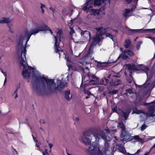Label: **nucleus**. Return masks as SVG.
Returning a JSON list of instances; mask_svg holds the SVG:
<instances>
[{
	"label": "nucleus",
	"mask_w": 155,
	"mask_h": 155,
	"mask_svg": "<svg viewBox=\"0 0 155 155\" xmlns=\"http://www.w3.org/2000/svg\"><path fill=\"white\" fill-rule=\"evenodd\" d=\"M74 120L76 121H78L79 120V119L77 117L74 119Z\"/></svg>",
	"instance_id": "obj_47"
},
{
	"label": "nucleus",
	"mask_w": 155,
	"mask_h": 155,
	"mask_svg": "<svg viewBox=\"0 0 155 155\" xmlns=\"http://www.w3.org/2000/svg\"><path fill=\"white\" fill-rule=\"evenodd\" d=\"M81 35L82 37L85 40H90L91 39L90 34L88 31H82Z\"/></svg>",
	"instance_id": "obj_12"
},
{
	"label": "nucleus",
	"mask_w": 155,
	"mask_h": 155,
	"mask_svg": "<svg viewBox=\"0 0 155 155\" xmlns=\"http://www.w3.org/2000/svg\"><path fill=\"white\" fill-rule=\"evenodd\" d=\"M143 70L146 74L147 77L149 78V79L152 78L154 73L153 70L152 69L150 71L149 68L147 67L145 68Z\"/></svg>",
	"instance_id": "obj_13"
},
{
	"label": "nucleus",
	"mask_w": 155,
	"mask_h": 155,
	"mask_svg": "<svg viewBox=\"0 0 155 155\" xmlns=\"http://www.w3.org/2000/svg\"><path fill=\"white\" fill-rule=\"evenodd\" d=\"M120 137L121 138H123L121 140L122 141H128L130 137V135L128 132L125 130V129L122 130Z\"/></svg>",
	"instance_id": "obj_8"
},
{
	"label": "nucleus",
	"mask_w": 155,
	"mask_h": 155,
	"mask_svg": "<svg viewBox=\"0 0 155 155\" xmlns=\"http://www.w3.org/2000/svg\"><path fill=\"white\" fill-rule=\"evenodd\" d=\"M134 55L133 52L129 50H127L124 52L123 57L124 59H126L128 58L127 55L132 56Z\"/></svg>",
	"instance_id": "obj_14"
},
{
	"label": "nucleus",
	"mask_w": 155,
	"mask_h": 155,
	"mask_svg": "<svg viewBox=\"0 0 155 155\" xmlns=\"http://www.w3.org/2000/svg\"><path fill=\"white\" fill-rule=\"evenodd\" d=\"M155 147V144L151 147V150Z\"/></svg>",
	"instance_id": "obj_50"
},
{
	"label": "nucleus",
	"mask_w": 155,
	"mask_h": 155,
	"mask_svg": "<svg viewBox=\"0 0 155 155\" xmlns=\"http://www.w3.org/2000/svg\"><path fill=\"white\" fill-rule=\"evenodd\" d=\"M149 152H147L144 155H149Z\"/></svg>",
	"instance_id": "obj_53"
},
{
	"label": "nucleus",
	"mask_w": 155,
	"mask_h": 155,
	"mask_svg": "<svg viewBox=\"0 0 155 155\" xmlns=\"http://www.w3.org/2000/svg\"><path fill=\"white\" fill-rule=\"evenodd\" d=\"M131 43V42L130 39L128 38L126 39L124 45V47L126 48H128Z\"/></svg>",
	"instance_id": "obj_18"
},
{
	"label": "nucleus",
	"mask_w": 155,
	"mask_h": 155,
	"mask_svg": "<svg viewBox=\"0 0 155 155\" xmlns=\"http://www.w3.org/2000/svg\"><path fill=\"white\" fill-rule=\"evenodd\" d=\"M83 135L81 140L85 145L91 144L92 139L91 137V135H93L95 137L97 140L102 139L105 141L104 147L102 149L103 153H102L100 151L99 146L97 145L95 146L91 145L89 148V153L91 155H110L111 153L109 143L110 140L107 137L104 132L100 131L96 133L94 130L90 129L84 132Z\"/></svg>",
	"instance_id": "obj_2"
},
{
	"label": "nucleus",
	"mask_w": 155,
	"mask_h": 155,
	"mask_svg": "<svg viewBox=\"0 0 155 155\" xmlns=\"http://www.w3.org/2000/svg\"><path fill=\"white\" fill-rule=\"evenodd\" d=\"M90 61H87V62H85V64H89L90 63Z\"/></svg>",
	"instance_id": "obj_55"
},
{
	"label": "nucleus",
	"mask_w": 155,
	"mask_h": 155,
	"mask_svg": "<svg viewBox=\"0 0 155 155\" xmlns=\"http://www.w3.org/2000/svg\"><path fill=\"white\" fill-rule=\"evenodd\" d=\"M12 147L13 149V152L14 153H15L17 154H18V153L17 151L14 148H13L12 146Z\"/></svg>",
	"instance_id": "obj_43"
},
{
	"label": "nucleus",
	"mask_w": 155,
	"mask_h": 155,
	"mask_svg": "<svg viewBox=\"0 0 155 155\" xmlns=\"http://www.w3.org/2000/svg\"><path fill=\"white\" fill-rule=\"evenodd\" d=\"M49 31L51 34L53 32L47 25H43L36 27L30 31L26 29L19 33L16 35V51L18 60L21 65L23 67L22 75L25 78H29L31 73L34 81L38 82L39 85L35 86L32 82L34 92H56L61 91L67 86L66 82L58 81L56 86L54 80L48 79L43 77L36 69L29 66L26 61V47L31 36L38 33L40 31Z\"/></svg>",
	"instance_id": "obj_1"
},
{
	"label": "nucleus",
	"mask_w": 155,
	"mask_h": 155,
	"mask_svg": "<svg viewBox=\"0 0 155 155\" xmlns=\"http://www.w3.org/2000/svg\"><path fill=\"white\" fill-rule=\"evenodd\" d=\"M151 32L153 33H155V28L151 29H143V33Z\"/></svg>",
	"instance_id": "obj_23"
},
{
	"label": "nucleus",
	"mask_w": 155,
	"mask_h": 155,
	"mask_svg": "<svg viewBox=\"0 0 155 155\" xmlns=\"http://www.w3.org/2000/svg\"><path fill=\"white\" fill-rule=\"evenodd\" d=\"M34 140L35 141V142H36V141L37 142V140L36 139V138L34 136L32 135Z\"/></svg>",
	"instance_id": "obj_46"
},
{
	"label": "nucleus",
	"mask_w": 155,
	"mask_h": 155,
	"mask_svg": "<svg viewBox=\"0 0 155 155\" xmlns=\"http://www.w3.org/2000/svg\"><path fill=\"white\" fill-rule=\"evenodd\" d=\"M71 30L70 31V34L71 35V38H73V34L74 33V30L71 27H70Z\"/></svg>",
	"instance_id": "obj_32"
},
{
	"label": "nucleus",
	"mask_w": 155,
	"mask_h": 155,
	"mask_svg": "<svg viewBox=\"0 0 155 155\" xmlns=\"http://www.w3.org/2000/svg\"><path fill=\"white\" fill-rule=\"evenodd\" d=\"M67 64L68 68V69L70 70H74V71H83L84 69L82 68L81 67L79 66L78 68H76V65L73 66L74 64H73L71 61H70L68 59L67 60Z\"/></svg>",
	"instance_id": "obj_6"
},
{
	"label": "nucleus",
	"mask_w": 155,
	"mask_h": 155,
	"mask_svg": "<svg viewBox=\"0 0 155 155\" xmlns=\"http://www.w3.org/2000/svg\"><path fill=\"white\" fill-rule=\"evenodd\" d=\"M6 78H5V79L4 82V84L6 82Z\"/></svg>",
	"instance_id": "obj_57"
},
{
	"label": "nucleus",
	"mask_w": 155,
	"mask_h": 155,
	"mask_svg": "<svg viewBox=\"0 0 155 155\" xmlns=\"http://www.w3.org/2000/svg\"><path fill=\"white\" fill-rule=\"evenodd\" d=\"M118 124L117 125V127L120 128L122 130V129H125V127L124 124H123L122 120L118 122Z\"/></svg>",
	"instance_id": "obj_21"
},
{
	"label": "nucleus",
	"mask_w": 155,
	"mask_h": 155,
	"mask_svg": "<svg viewBox=\"0 0 155 155\" xmlns=\"http://www.w3.org/2000/svg\"><path fill=\"white\" fill-rule=\"evenodd\" d=\"M45 7V6L44 5H43V4H41V9H42L43 8H44Z\"/></svg>",
	"instance_id": "obj_45"
},
{
	"label": "nucleus",
	"mask_w": 155,
	"mask_h": 155,
	"mask_svg": "<svg viewBox=\"0 0 155 155\" xmlns=\"http://www.w3.org/2000/svg\"><path fill=\"white\" fill-rule=\"evenodd\" d=\"M8 26L9 29V31L12 33L14 31L13 29V24L11 23H9L8 24Z\"/></svg>",
	"instance_id": "obj_24"
},
{
	"label": "nucleus",
	"mask_w": 155,
	"mask_h": 155,
	"mask_svg": "<svg viewBox=\"0 0 155 155\" xmlns=\"http://www.w3.org/2000/svg\"><path fill=\"white\" fill-rule=\"evenodd\" d=\"M114 31L115 32L117 33L118 32V31L117 30H114Z\"/></svg>",
	"instance_id": "obj_59"
},
{
	"label": "nucleus",
	"mask_w": 155,
	"mask_h": 155,
	"mask_svg": "<svg viewBox=\"0 0 155 155\" xmlns=\"http://www.w3.org/2000/svg\"><path fill=\"white\" fill-rule=\"evenodd\" d=\"M109 82V80L106 78H102L100 81V84L107 85Z\"/></svg>",
	"instance_id": "obj_17"
},
{
	"label": "nucleus",
	"mask_w": 155,
	"mask_h": 155,
	"mask_svg": "<svg viewBox=\"0 0 155 155\" xmlns=\"http://www.w3.org/2000/svg\"><path fill=\"white\" fill-rule=\"evenodd\" d=\"M82 64H84L83 66H82L81 68H83L84 69V70L82 71H78L79 72H84L85 73L86 72L87 73L89 71V68L87 67H84V62Z\"/></svg>",
	"instance_id": "obj_22"
},
{
	"label": "nucleus",
	"mask_w": 155,
	"mask_h": 155,
	"mask_svg": "<svg viewBox=\"0 0 155 155\" xmlns=\"http://www.w3.org/2000/svg\"><path fill=\"white\" fill-rule=\"evenodd\" d=\"M136 8V6H133L130 9H132V11Z\"/></svg>",
	"instance_id": "obj_49"
},
{
	"label": "nucleus",
	"mask_w": 155,
	"mask_h": 155,
	"mask_svg": "<svg viewBox=\"0 0 155 155\" xmlns=\"http://www.w3.org/2000/svg\"><path fill=\"white\" fill-rule=\"evenodd\" d=\"M115 130H116L115 129H114L113 130H110L108 129H106L104 130V131L106 133L108 134V133H110V131H115Z\"/></svg>",
	"instance_id": "obj_34"
},
{
	"label": "nucleus",
	"mask_w": 155,
	"mask_h": 155,
	"mask_svg": "<svg viewBox=\"0 0 155 155\" xmlns=\"http://www.w3.org/2000/svg\"><path fill=\"white\" fill-rule=\"evenodd\" d=\"M114 78H117V77L116 76H113Z\"/></svg>",
	"instance_id": "obj_62"
},
{
	"label": "nucleus",
	"mask_w": 155,
	"mask_h": 155,
	"mask_svg": "<svg viewBox=\"0 0 155 155\" xmlns=\"http://www.w3.org/2000/svg\"><path fill=\"white\" fill-rule=\"evenodd\" d=\"M95 29L97 31V33L95 35V36H94L93 38V42L89 49V52L88 53L87 57H85L84 58H86L88 60H92L93 58H91L89 57V56L91 54V51L92 49L93 48L94 46L97 43L100 42L101 40V38L103 34L101 33H100V34L98 33L102 30V27H99L98 28H96Z\"/></svg>",
	"instance_id": "obj_3"
},
{
	"label": "nucleus",
	"mask_w": 155,
	"mask_h": 155,
	"mask_svg": "<svg viewBox=\"0 0 155 155\" xmlns=\"http://www.w3.org/2000/svg\"><path fill=\"white\" fill-rule=\"evenodd\" d=\"M126 28L128 29V33L129 35H132L136 33H143V29H133L129 28L127 27L126 26Z\"/></svg>",
	"instance_id": "obj_11"
},
{
	"label": "nucleus",
	"mask_w": 155,
	"mask_h": 155,
	"mask_svg": "<svg viewBox=\"0 0 155 155\" xmlns=\"http://www.w3.org/2000/svg\"><path fill=\"white\" fill-rule=\"evenodd\" d=\"M110 75H109V76L107 77V78H110Z\"/></svg>",
	"instance_id": "obj_63"
},
{
	"label": "nucleus",
	"mask_w": 155,
	"mask_h": 155,
	"mask_svg": "<svg viewBox=\"0 0 155 155\" xmlns=\"http://www.w3.org/2000/svg\"><path fill=\"white\" fill-rule=\"evenodd\" d=\"M131 11H132V9H126L125 12L123 14V15L125 18L130 16L131 15L130 12Z\"/></svg>",
	"instance_id": "obj_16"
},
{
	"label": "nucleus",
	"mask_w": 155,
	"mask_h": 155,
	"mask_svg": "<svg viewBox=\"0 0 155 155\" xmlns=\"http://www.w3.org/2000/svg\"><path fill=\"white\" fill-rule=\"evenodd\" d=\"M141 113L142 111L140 110H139L137 109H135L133 110L132 114L135 113L137 114H139Z\"/></svg>",
	"instance_id": "obj_25"
},
{
	"label": "nucleus",
	"mask_w": 155,
	"mask_h": 155,
	"mask_svg": "<svg viewBox=\"0 0 155 155\" xmlns=\"http://www.w3.org/2000/svg\"><path fill=\"white\" fill-rule=\"evenodd\" d=\"M36 146L38 147H39V146H38V145H37V143H36Z\"/></svg>",
	"instance_id": "obj_64"
},
{
	"label": "nucleus",
	"mask_w": 155,
	"mask_h": 155,
	"mask_svg": "<svg viewBox=\"0 0 155 155\" xmlns=\"http://www.w3.org/2000/svg\"><path fill=\"white\" fill-rule=\"evenodd\" d=\"M1 72H2L3 74H4V73H5V72H4L2 71V70Z\"/></svg>",
	"instance_id": "obj_61"
},
{
	"label": "nucleus",
	"mask_w": 155,
	"mask_h": 155,
	"mask_svg": "<svg viewBox=\"0 0 155 155\" xmlns=\"http://www.w3.org/2000/svg\"><path fill=\"white\" fill-rule=\"evenodd\" d=\"M87 94H88V95H92L91 93V92L90 91L88 92Z\"/></svg>",
	"instance_id": "obj_51"
},
{
	"label": "nucleus",
	"mask_w": 155,
	"mask_h": 155,
	"mask_svg": "<svg viewBox=\"0 0 155 155\" xmlns=\"http://www.w3.org/2000/svg\"><path fill=\"white\" fill-rule=\"evenodd\" d=\"M49 9L50 10H51L53 12H54L55 10V8H53L51 6L50 8Z\"/></svg>",
	"instance_id": "obj_42"
},
{
	"label": "nucleus",
	"mask_w": 155,
	"mask_h": 155,
	"mask_svg": "<svg viewBox=\"0 0 155 155\" xmlns=\"http://www.w3.org/2000/svg\"><path fill=\"white\" fill-rule=\"evenodd\" d=\"M65 97L66 100L69 101L71 99L72 95L70 93V90H67L64 91Z\"/></svg>",
	"instance_id": "obj_15"
},
{
	"label": "nucleus",
	"mask_w": 155,
	"mask_h": 155,
	"mask_svg": "<svg viewBox=\"0 0 155 155\" xmlns=\"http://www.w3.org/2000/svg\"><path fill=\"white\" fill-rule=\"evenodd\" d=\"M114 83V85L117 86L119 85L120 83V81L119 80H117V81H112V83Z\"/></svg>",
	"instance_id": "obj_33"
},
{
	"label": "nucleus",
	"mask_w": 155,
	"mask_h": 155,
	"mask_svg": "<svg viewBox=\"0 0 155 155\" xmlns=\"http://www.w3.org/2000/svg\"><path fill=\"white\" fill-rule=\"evenodd\" d=\"M138 0H126V2L128 3H130L131 2H136V3Z\"/></svg>",
	"instance_id": "obj_37"
},
{
	"label": "nucleus",
	"mask_w": 155,
	"mask_h": 155,
	"mask_svg": "<svg viewBox=\"0 0 155 155\" xmlns=\"http://www.w3.org/2000/svg\"><path fill=\"white\" fill-rule=\"evenodd\" d=\"M117 106H115V107L112 108V110L113 112H117Z\"/></svg>",
	"instance_id": "obj_38"
},
{
	"label": "nucleus",
	"mask_w": 155,
	"mask_h": 155,
	"mask_svg": "<svg viewBox=\"0 0 155 155\" xmlns=\"http://www.w3.org/2000/svg\"><path fill=\"white\" fill-rule=\"evenodd\" d=\"M133 138L135 140H137L138 141L140 142L142 140V139L139 137L138 135H136L133 137Z\"/></svg>",
	"instance_id": "obj_26"
},
{
	"label": "nucleus",
	"mask_w": 155,
	"mask_h": 155,
	"mask_svg": "<svg viewBox=\"0 0 155 155\" xmlns=\"http://www.w3.org/2000/svg\"><path fill=\"white\" fill-rule=\"evenodd\" d=\"M49 145L50 149V152L51 150V148L53 147V145L52 144L49 143Z\"/></svg>",
	"instance_id": "obj_44"
},
{
	"label": "nucleus",
	"mask_w": 155,
	"mask_h": 155,
	"mask_svg": "<svg viewBox=\"0 0 155 155\" xmlns=\"http://www.w3.org/2000/svg\"><path fill=\"white\" fill-rule=\"evenodd\" d=\"M3 74L5 76V78H6V76H7L6 73V72L4 74Z\"/></svg>",
	"instance_id": "obj_52"
},
{
	"label": "nucleus",
	"mask_w": 155,
	"mask_h": 155,
	"mask_svg": "<svg viewBox=\"0 0 155 155\" xmlns=\"http://www.w3.org/2000/svg\"><path fill=\"white\" fill-rule=\"evenodd\" d=\"M39 121L41 124H43L45 123V120L43 119Z\"/></svg>",
	"instance_id": "obj_41"
},
{
	"label": "nucleus",
	"mask_w": 155,
	"mask_h": 155,
	"mask_svg": "<svg viewBox=\"0 0 155 155\" xmlns=\"http://www.w3.org/2000/svg\"><path fill=\"white\" fill-rule=\"evenodd\" d=\"M41 10H42V13H44V10L43 9V8L42 9H41Z\"/></svg>",
	"instance_id": "obj_58"
},
{
	"label": "nucleus",
	"mask_w": 155,
	"mask_h": 155,
	"mask_svg": "<svg viewBox=\"0 0 155 155\" xmlns=\"http://www.w3.org/2000/svg\"><path fill=\"white\" fill-rule=\"evenodd\" d=\"M129 114H127V113L123 112L122 116L125 119V120H126L128 117Z\"/></svg>",
	"instance_id": "obj_28"
},
{
	"label": "nucleus",
	"mask_w": 155,
	"mask_h": 155,
	"mask_svg": "<svg viewBox=\"0 0 155 155\" xmlns=\"http://www.w3.org/2000/svg\"><path fill=\"white\" fill-rule=\"evenodd\" d=\"M72 24V22H70V23H68V25L69 26H70V25H71Z\"/></svg>",
	"instance_id": "obj_54"
},
{
	"label": "nucleus",
	"mask_w": 155,
	"mask_h": 155,
	"mask_svg": "<svg viewBox=\"0 0 155 155\" xmlns=\"http://www.w3.org/2000/svg\"><path fill=\"white\" fill-rule=\"evenodd\" d=\"M43 155H49L48 152L47 150L46 149L45 150V151L43 152Z\"/></svg>",
	"instance_id": "obj_39"
},
{
	"label": "nucleus",
	"mask_w": 155,
	"mask_h": 155,
	"mask_svg": "<svg viewBox=\"0 0 155 155\" xmlns=\"http://www.w3.org/2000/svg\"><path fill=\"white\" fill-rule=\"evenodd\" d=\"M142 42L141 41H138L136 45V48L137 50H139L140 49V45L142 44Z\"/></svg>",
	"instance_id": "obj_27"
},
{
	"label": "nucleus",
	"mask_w": 155,
	"mask_h": 155,
	"mask_svg": "<svg viewBox=\"0 0 155 155\" xmlns=\"http://www.w3.org/2000/svg\"><path fill=\"white\" fill-rule=\"evenodd\" d=\"M90 74H88L87 75H85L84 77H82L81 85L84 84L85 86L89 85V83L90 81Z\"/></svg>",
	"instance_id": "obj_10"
},
{
	"label": "nucleus",
	"mask_w": 155,
	"mask_h": 155,
	"mask_svg": "<svg viewBox=\"0 0 155 155\" xmlns=\"http://www.w3.org/2000/svg\"><path fill=\"white\" fill-rule=\"evenodd\" d=\"M17 89H16L14 92V94H13V96L15 95L14 98L16 99L18 97V95L17 94Z\"/></svg>",
	"instance_id": "obj_36"
},
{
	"label": "nucleus",
	"mask_w": 155,
	"mask_h": 155,
	"mask_svg": "<svg viewBox=\"0 0 155 155\" xmlns=\"http://www.w3.org/2000/svg\"><path fill=\"white\" fill-rule=\"evenodd\" d=\"M149 38H150V39H151L154 42V40L155 39L154 38H153V37H150Z\"/></svg>",
	"instance_id": "obj_48"
},
{
	"label": "nucleus",
	"mask_w": 155,
	"mask_h": 155,
	"mask_svg": "<svg viewBox=\"0 0 155 155\" xmlns=\"http://www.w3.org/2000/svg\"><path fill=\"white\" fill-rule=\"evenodd\" d=\"M11 20L7 18H3L0 21V23H8L10 22Z\"/></svg>",
	"instance_id": "obj_19"
},
{
	"label": "nucleus",
	"mask_w": 155,
	"mask_h": 155,
	"mask_svg": "<svg viewBox=\"0 0 155 155\" xmlns=\"http://www.w3.org/2000/svg\"><path fill=\"white\" fill-rule=\"evenodd\" d=\"M99 79L94 74H90L89 85L95 84L98 83Z\"/></svg>",
	"instance_id": "obj_7"
},
{
	"label": "nucleus",
	"mask_w": 155,
	"mask_h": 155,
	"mask_svg": "<svg viewBox=\"0 0 155 155\" xmlns=\"http://www.w3.org/2000/svg\"><path fill=\"white\" fill-rule=\"evenodd\" d=\"M126 94L128 97H130L134 99H135L137 97V96L136 93L134 92L132 89H129L126 90Z\"/></svg>",
	"instance_id": "obj_9"
},
{
	"label": "nucleus",
	"mask_w": 155,
	"mask_h": 155,
	"mask_svg": "<svg viewBox=\"0 0 155 155\" xmlns=\"http://www.w3.org/2000/svg\"><path fill=\"white\" fill-rule=\"evenodd\" d=\"M147 126L145 124H143L142 125L141 128V130L142 131H143L145 129L147 128Z\"/></svg>",
	"instance_id": "obj_35"
},
{
	"label": "nucleus",
	"mask_w": 155,
	"mask_h": 155,
	"mask_svg": "<svg viewBox=\"0 0 155 155\" xmlns=\"http://www.w3.org/2000/svg\"><path fill=\"white\" fill-rule=\"evenodd\" d=\"M83 64H82L80 62H79L76 64H74L73 66H75L77 65H76V68H78L79 66H80L81 67H82V66H83Z\"/></svg>",
	"instance_id": "obj_30"
},
{
	"label": "nucleus",
	"mask_w": 155,
	"mask_h": 155,
	"mask_svg": "<svg viewBox=\"0 0 155 155\" xmlns=\"http://www.w3.org/2000/svg\"><path fill=\"white\" fill-rule=\"evenodd\" d=\"M120 55H119L118 57V58H117V60H116V61L118 60L120 58Z\"/></svg>",
	"instance_id": "obj_56"
},
{
	"label": "nucleus",
	"mask_w": 155,
	"mask_h": 155,
	"mask_svg": "<svg viewBox=\"0 0 155 155\" xmlns=\"http://www.w3.org/2000/svg\"><path fill=\"white\" fill-rule=\"evenodd\" d=\"M111 93L113 94H116L117 93V91L116 90H114L112 91Z\"/></svg>",
	"instance_id": "obj_40"
},
{
	"label": "nucleus",
	"mask_w": 155,
	"mask_h": 155,
	"mask_svg": "<svg viewBox=\"0 0 155 155\" xmlns=\"http://www.w3.org/2000/svg\"><path fill=\"white\" fill-rule=\"evenodd\" d=\"M1 72H2L3 74H4V73H5V72H4L2 71V70Z\"/></svg>",
	"instance_id": "obj_60"
},
{
	"label": "nucleus",
	"mask_w": 155,
	"mask_h": 155,
	"mask_svg": "<svg viewBox=\"0 0 155 155\" xmlns=\"http://www.w3.org/2000/svg\"><path fill=\"white\" fill-rule=\"evenodd\" d=\"M106 37L110 38L112 40H113L114 36L111 35L110 33H107L106 34Z\"/></svg>",
	"instance_id": "obj_31"
},
{
	"label": "nucleus",
	"mask_w": 155,
	"mask_h": 155,
	"mask_svg": "<svg viewBox=\"0 0 155 155\" xmlns=\"http://www.w3.org/2000/svg\"><path fill=\"white\" fill-rule=\"evenodd\" d=\"M127 68L129 71H130L135 70L136 68L135 66L134 65H127Z\"/></svg>",
	"instance_id": "obj_20"
},
{
	"label": "nucleus",
	"mask_w": 155,
	"mask_h": 155,
	"mask_svg": "<svg viewBox=\"0 0 155 155\" xmlns=\"http://www.w3.org/2000/svg\"><path fill=\"white\" fill-rule=\"evenodd\" d=\"M62 32L61 30H58L57 34V36H54L55 51L56 53H58L59 56L63 53L64 55H65V58H66V56L65 53L63 52L61 49H60V48L59 47V43H58V40L60 41H61L62 38Z\"/></svg>",
	"instance_id": "obj_4"
},
{
	"label": "nucleus",
	"mask_w": 155,
	"mask_h": 155,
	"mask_svg": "<svg viewBox=\"0 0 155 155\" xmlns=\"http://www.w3.org/2000/svg\"><path fill=\"white\" fill-rule=\"evenodd\" d=\"M155 103V100L149 104L145 103L144 105H146L148 104L149 105L147 106L148 111L146 113V114L148 116L152 117L155 115V110L154 107L155 106L154 104L151 105V104Z\"/></svg>",
	"instance_id": "obj_5"
},
{
	"label": "nucleus",
	"mask_w": 155,
	"mask_h": 155,
	"mask_svg": "<svg viewBox=\"0 0 155 155\" xmlns=\"http://www.w3.org/2000/svg\"><path fill=\"white\" fill-rule=\"evenodd\" d=\"M141 152V150H140L139 149L134 154H131L129 153H128L126 155H137L140 153V152Z\"/></svg>",
	"instance_id": "obj_29"
}]
</instances>
